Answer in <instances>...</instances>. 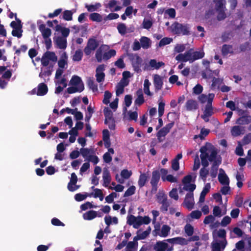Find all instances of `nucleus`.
<instances>
[{
  "label": "nucleus",
  "mask_w": 251,
  "mask_h": 251,
  "mask_svg": "<svg viewBox=\"0 0 251 251\" xmlns=\"http://www.w3.org/2000/svg\"><path fill=\"white\" fill-rule=\"evenodd\" d=\"M134 71L139 73L141 72V67L143 65L142 58L137 53H129L127 54Z\"/></svg>",
  "instance_id": "nucleus-1"
},
{
  "label": "nucleus",
  "mask_w": 251,
  "mask_h": 251,
  "mask_svg": "<svg viewBox=\"0 0 251 251\" xmlns=\"http://www.w3.org/2000/svg\"><path fill=\"white\" fill-rule=\"evenodd\" d=\"M172 32L175 34L188 35L190 34L188 25H183L177 22L174 23L171 26Z\"/></svg>",
  "instance_id": "nucleus-2"
},
{
  "label": "nucleus",
  "mask_w": 251,
  "mask_h": 251,
  "mask_svg": "<svg viewBox=\"0 0 251 251\" xmlns=\"http://www.w3.org/2000/svg\"><path fill=\"white\" fill-rule=\"evenodd\" d=\"M99 46V42L94 38L88 39L86 46L84 49V52L86 56H89Z\"/></svg>",
  "instance_id": "nucleus-3"
},
{
  "label": "nucleus",
  "mask_w": 251,
  "mask_h": 251,
  "mask_svg": "<svg viewBox=\"0 0 251 251\" xmlns=\"http://www.w3.org/2000/svg\"><path fill=\"white\" fill-rule=\"evenodd\" d=\"M194 193H187L182 204L188 210L193 208L194 205Z\"/></svg>",
  "instance_id": "nucleus-4"
},
{
  "label": "nucleus",
  "mask_w": 251,
  "mask_h": 251,
  "mask_svg": "<svg viewBox=\"0 0 251 251\" xmlns=\"http://www.w3.org/2000/svg\"><path fill=\"white\" fill-rule=\"evenodd\" d=\"M215 97V95L213 93L209 94V99H208V102L205 106V109L203 112V114L206 116H211L213 114V108L212 105V101Z\"/></svg>",
  "instance_id": "nucleus-5"
},
{
  "label": "nucleus",
  "mask_w": 251,
  "mask_h": 251,
  "mask_svg": "<svg viewBox=\"0 0 251 251\" xmlns=\"http://www.w3.org/2000/svg\"><path fill=\"white\" fill-rule=\"evenodd\" d=\"M226 244V239L213 242L211 244L212 251H221L225 248Z\"/></svg>",
  "instance_id": "nucleus-6"
},
{
  "label": "nucleus",
  "mask_w": 251,
  "mask_h": 251,
  "mask_svg": "<svg viewBox=\"0 0 251 251\" xmlns=\"http://www.w3.org/2000/svg\"><path fill=\"white\" fill-rule=\"evenodd\" d=\"M193 50L192 49H190L188 51H186L184 53H179L176 57V60L178 61L186 62L187 61L192 62V51Z\"/></svg>",
  "instance_id": "nucleus-7"
},
{
  "label": "nucleus",
  "mask_w": 251,
  "mask_h": 251,
  "mask_svg": "<svg viewBox=\"0 0 251 251\" xmlns=\"http://www.w3.org/2000/svg\"><path fill=\"white\" fill-rule=\"evenodd\" d=\"M104 71V64L100 65L96 68V77L97 82L100 83L104 81L105 78V74L103 73Z\"/></svg>",
  "instance_id": "nucleus-8"
},
{
  "label": "nucleus",
  "mask_w": 251,
  "mask_h": 251,
  "mask_svg": "<svg viewBox=\"0 0 251 251\" xmlns=\"http://www.w3.org/2000/svg\"><path fill=\"white\" fill-rule=\"evenodd\" d=\"M33 94H36L37 96H42L45 95L48 91L47 85L44 83H40L37 87V91L36 92V89L32 90Z\"/></svg>",
  "instance_id": "nucleus-9"
},
{
  "label": "nucleus",
  "mask_w": 251,
  "mask_h": 251,
  "mask_svg": "<svg viewBox=\"0 0 251 251\" xmlns=\"http://www.w3.org/2000/svg\"><path fill=\"white\" fill-rule=\"evenodd\" d=\"M153 82L155 92L160 90L163 86V82L162 77L157 74L153 75Z\"/></svg>",
  "instance_id": "nucleus-10"
},
{
  "label": "nucleus",
  "mask_w": 251,
  "mask_h": 251,
  "mask_svg": "<svg viewBox=\"0 0 251 251\" xmlns=\"http://www.w3.org/2000/svg\"><path fill=\"white\" fill-rule=\"evenodd\" d=\"M220 173L218 175V180L222 185H229V179L225 173L224 170L221 168L219 170Z\"/></svg>",
  "instance_id": "nucleus-11"
},
{
  "label": "nucleus",
  "mask_w": 251,
  "mask_h": 251,
  "mask_svg": "<svg viewBox=\"0 0 251 251\" xmlns=\"http://www.w3.org/2000/svg\"><path fill=\"white\" fill-rule=\"evenodd\" d=\"M168 244L163 241H158L154 245L153 250L155 251H171L172 248L167 249Z\"/></svg>",
  "instance_id": "nucleus-12"
},
{
  "label": "nucleus",
  "mask_w": 251,
  "mask_h": 251,
  "mask_svg": "<svg viewBox=\"0 0 251 251\" xmlns=\"http://www.w3.org/2000/svg\"><path fill=\"white\" fill-rule=\"evenodd\" d=\"M55 44L60 49L64 50L66 48L67 46V40L62 37L58 36L54 40Z\"/></svg>",
  "instance_id": "nucleus-13"
},
{
  "label": "nucleus",
  "mask_w": 251,
  "mask_h": 251,
  "mask_svg": "<svg viewBox=\"0 0 251 251\" xmlns=\"http://www.w3.org/2000/svg\"><path fill=\"white\" fill-rule=\"evenodd\" d=\"M39 30L41 32L44 39L49 38L51 34V30L50 28H47L45 24H41L39 25Z\"/></svg>",
  "instance_id": "nucleus-14"
},
{
  "label": "nucleus",
  "mask_w": 251,
  "mask_h": 251,
  "mask_svg": "<svg viewBox=\"0 0 251 251\" xmlns=\"http://www.w3.org/2000/svg\"><path fill=\"white\" fill-rule=\"evenodd\" d=\"M185 107L187 111L196 110L199 108L197 101L192 99L186 101Z\"/></svg>",
  "instance_id": "nucleus-15"
},
{
  "label": "nucleus",
  "mask_w": 251,
  "mask_h": 251,
  "mask_svg": "<svg viewBox=\"0 0 251 251\" xmlns=\"http://www.w3.org/2000/svg\"><path fill=\"white\" fill-rule=\"evenodd\" d=\"M221 52L222 55L224 56H226L228 54H233L234 53V51L233 50L232 46L230 45L224 44L222 47Z\"/></svg>",
  "instance_id": "nucleus-16"
},
{
  "label": "nucleus",
  "mask_w": 251,
  "mask_h": 251,
  "mask_svg": "<svg viewBox=\"0 0 251 251\" xmlns=\"http://www.w3.org/2000/svg\"><path fill=\"white\" fill-rule=\"evenodd\" d=\"M103 113L105 117V124H108L109 121H112L114 119L113 116V113L108 107H104L103 109Z\"/></svg>",
  "instance_id": "nucleus-17"
},
{
  "label": "nucleus",
  "mask_w": 251,
  "mask_h": 251,
  "mask_svg": "<svg viewBox=\"0 0 251 251\" xmlns=\"http://www.w3.org/2000/svg\"><path fill=\"white\" fill-rule=\"evenodd\" d=\"M107 48V46L102 45L100 46L96 50L95 57L98 62H101L103 57V51L105 48Z\"/></svg>",
  "instance_id": "nucleus-18"
},
{
  "label": "nucleus",
  "mask_w": 251,
  "mask_h": 251,
  "mask_svg": "<svg viewBox=\"0 0 251 251\" xmlns=\"http://www.w3.org/2000/svg\"><path fill=\"white\" fill-rule=\"evenodd\" d=\"M140 42L141 43L142 48L144 49H148L151 47V40L147 37H141L140 39Z\"/></svg>",
  "instance_id": "nucleus-19"
},
{
  "label": "nucleus",
  "mask_w": 251,
  "mask_h": 251,
  "mask_svg": "<svg viewBox=\"0 0 251 251\" xmlns=\"http://www.w3.org/2000/svg\"><path fill=\"white\" fill-rule=\"evenodd\" d=\"M223 78L213 77L212 80V84L211 85V89L212 90H215L216 88L219 89L220 86L223 83Z\"/></svg>",
  "instance_id": "nucleus-20"
},
{
  "label": "nucleus",
  "mask_w": 251,
  "mask_h": 251,
  "mask_svg": "<svg viewBox=\"0 0 251 251\" xmlns=\"http://www.w3.org/2000/svg\"><path fill=\"white\" fill-rule=\"evenodd\" d=\"M210 189V183H207L203 187L202 191L201 193L200 197L199 199V202H203L205 200V197L206 195L209 192Z\"/></svg>",
  "instance_id": "nucleus-21"
},
{
  "label": "nucleus",
  "mask_w": 251,
  "mask_h": 251,
  "mask_svg": "<svg viewBox=\"0 0 251 251\" xmlns=\"http://www.w3.org/2000/svg\"><path fill=\"white\" fill-rule=\"evenodd\" d=\"M137 98L134 101L135 104L140 106L145 102L143 92L141 89L138 90L136 92Z\"/></svg>",
  "instance_id": "nucleus-22"
},
{
  "label": "nucleus",
  "mask_w": 251,
  "mask_h": 251,
  "mask_svg": "<svg viewBox=\"0 0 251 251\" xmlns=\"http://www.w3.org/2000/svg\"><path fill=\"white\" fill-rule=\"evenodd\" d=\"M160 172L158 170L153 171L152 173V176L151 180V184L157 185L160 180Z\"/></svg>",
  "instance_id": "nucleus-23"
},
{
  "label": "nucleus",
  "mask_w": 251,
  "mask_h": 251,
  "mask_svg": "<svg viewBox=\"0 0 251 251\" xmlns=\"http://www.w3.org/2000/svg\"><path fill=\"white\" fill-rule=\"evenodd\" d=\"M55 30L56 31H60L61 32L62 37L65 39L69 36L70 31L69 28L62 27L60 25H56Z\"/></svg>",
  "instance_id": "nucleus-24"
},
{
  "label": "nucleus",
  "mask_w": 251,
  "mask_h": 251,
  "mask_svg": "<svg viewBox=\"0 0 251 251\" xmlns=\"http://www.w3.org/2000/svg\"><path fill=\"white\" fill-rule=\"evenodd\" d=\"M183 185L184 186L182 189H181L179 190L180 194H182L183 193V190L188 191L189 192L188 193H193L194 191L196 188V185L195 184L188 183L183 184Z\"/></svg>",
  "instance_id": "nucleus-25"
},
{
  "label": "nucleus",
  "mask_w": 251,
  "mask_h": 251,
  "mask_svg": "<svg viewBox=\"0 0 251 251\" xmlns=\"http://www.w3.org/2000/svg\"><path fill=\"white\" fill-rule=\"evenodd\" d=\"M250 123H251L250 116L249 115L240 117L236 120V124L240 125H248Z\"/></svg>",
  "instance_id": "nucleus-26"
},
{
  "label": "nucleus",
  "mask_w": 251,
  "mask_h": 251,
  "mask_svg": "<svg viewBox=\"0 0 251 251\" xmlns=\"http://www.w3.org/2000/svg\"><path fill=\"white\" fill-rule=\"evenodd\" d=\"M84 89V85L83 83L79 85L78 87H69L67 88V91L69 94H73L77 92H81Z\"/></svg>",
  "instance_id": "nucleus-27"
},
{
  "label": "nucleus",
  "mask_w": 251,
  "mask_h": 251,
  "mask_svg": "<svg viewBox=\"0 0 251 251\" xmlns=\"http://www.w3.org/2000/svg\"><path fill=\"white\" fill-rule=\"evenodd\" d=\"M97 216V212L94 210H89L83 214V218L85 220H92Z\"/></svg>",
  "instance_id": "nucleus-28"
},
{
  "label": "nucleus",
  "mask_w": 251,
  "mask_h": 251,
  "mask_svg": "<svg viewBox=\"0 0 251 251\" xmlns=\"http://www.w3.org/2000/svg\"><path fill=\"white\" fill-rule=\"evenodd\" d=\"M148 176L145 173H141L139 176L138 184L140 188L144 186L148 181Z\"/></svg>",
  "instance_id": "nucleus-29"
},
{
  "label": "nucleus",
  "mask_w": 251,
  "mask_h": 251,
  "mask_svg": "<svg viewBox=\"0 0 251 251\" xmlns=\"http://www.w3.org/2000/svg\"><path fill=\"white\" fill-rule=\"evenodd\" d=\"M68 56L65 52L61 55V58L58 61V65L61 69L65 68V65L67 64Z\"/></svg>",
  "instance_id": "nucleus-30"
},
{
  "label": "nucleus",
  "mask_w": 251,
  "mask_h": 251,
  "mask_svg": "<svg viewBox=\"0 0 251 251\" xmlns=\"http://www.w3.org/2000/svg\"><path fill=\"white\" fill-rule=\"evenodd\" d=\"M15 18L16 21H12L10 24V26L13 29L17 28H23V25L21 20L18 18L17 17V14L15 13Z\"/></svg>",
  "instance_id": "nucleus-31"
},
{
  "label": "nucleus",
  "mask_w": 251,
  "mask_h": 251,
  "mask_svg": "<svg viewBox=\"0 0 251 251\" xmlns=\"http://www.w3.org/2000/svg\"><path fill=\"white\" fill-rule=\"evenodd\" d=\"M102 177L103 179V185L105 187H108L111 181V176L107 170L103 171Z\"/></svg>",
  "instance_id": "nucleus-32"
},
{
  "label": "nucleus",
  "mask_w": 251,
  "mask_h": 251,
  "mask_svg": "<svg viewBox=\"0 0 251 251\" xmlns=\"http://www.w3.org/2000/svg\"><path fill=\"white\" fill-rule=\"evenodd\" d=\"M88 87L92 90L93 92L98 91V85L95 83L93 77H89L87 81Z\"/></svg>",
  "instance_id": "nucleus-33"
},
{
  "label": "nucleus",
  "mask_w": 251,
  "mask_h": 251,
  "mask_svg": "<svg viewBox=\"0 0 251 251\" xmlns=\"http://www.w3.org/2000/svg\"><path fill=\"white\" fill-rule=\"evenodd\" d=\"M70 83L72 85L77 86V87L83 83L81 78L77 75H73L70 80Z\"/></svg>",
  "instance_id": "nucleus-34"
},
{
  "label": "nucleus",
  "mask_w": 251,
  "mask_h": 251,
  "mask_svg": "<svg viewBox=\"0 0 251 251\" xmlns=\"http://www.w3.org/2000/svg\"><path fill=\"white\" fill-rule=\"evenodd\" d=\"M150 66L154 69L156 70L159 69L162 66L165 65V63L162 61L157 62L155 59H151L149 62Z\"/></svg>",
  "instance_id": "nucleus-35"
},
{
  "label": "nucleus",
  "mask_w": 251,
  "mask_h": 251,
  "mask_svg": "<svg viewBox=\"0 0 251 251\" xmlns=\"http://www.w3.org/2000/svg\"><path fill=\"white\" fill-rule=\"evenodd\" d=\"M209 157V153L208 152H205L204 153H201L200 155L201 159V164L204 167H207L209 165V163L207 160V158Z\"/></svg>",
  "instance_id": "nucleus-36"
},
{
  "label": "nucleus",
  "mask_w": 251,
  "mask_h": 251,
  "mask_svg": "<svg viewBox=\"0 0 251 251\" xmlns=\"http://www.w3.org/2000/svg\"><path fill=\"white\" fill-rule=\"evenodd\" d=\"M100 3H96L95 4H86L85 5V8H87L88 11L90 12L97 11L101 7Z\"/></svg>",
  "instance_id": "nucleus-37"
},
{
  "label": "nucleus",
  "mask_w": 251,
  "mask_h": 251,
  "mask_svg": "<svg viewBox=\"0 0 251 251\" xmlns=\"http://www.w3.org/2000/svg\"><path fill=\"white\" fill-rule=\"evenodd\" d=\"M204 56V52L202 51H196L193 52H192V62L196 60L201 59Z\"/></svg>",
  "instance_id": "nucleus-38"
},
{
  "label": "nucleus",
  "mask_w": 251,
  "mask_h": 251,
  "mask_svg": "<svg viewBox=\"0 0 251 251\" xmlns=\"http://www.w3.org/2000/svg\"><path fill=\"white\" fill-rule=\"evenodd\" d=\"M170 230L171 227L169 226L164 225L161 227V232L159 235L161 237H166L169 235Z\"/></svg>",
  "instance_id": "nucleus-39"
},
{
  "label": "nucleus",
  "mask_w": 251,
  "mask_h": 251,
  "mask_svg": "<svg viewBox=\"0 0 251 251\" xmlns=\"http://www.w3.org/2000/svg\"><path fill=\"white\" fill-rule=\"evenodd\" d=\"M89 19L93 22H100L102 20V17L99 13L94 12L90 14Z\"/></svg>",
  "instance_id": "nucleus-40"
},
{
  "label": "nucleus",
  "mask_w": 251,
  "mask_h": 251,
  "mask_svg": "<svg viewBox=\"0 0 251 251\" xmlns=\"http://www.w3.org/2000/svg\"><path fill=\"white\" fill-rule=\"evenodd\" d=\"M210 129L202 128L201 130L200 133L199 135H196L194 137V139L200 138L201 140L204 139L205 137L208 135L210 133Z\"/></svg>",
  "instance_id": "nucleus-41"
},
{
  "label": "nucleus",
  "mask_w": 251,
  "mask_h": 251,
  "mask_svg": "<svg viewBox=\"0 0 251 251\" xmlns=\"http://www.w3.org/2000/svg\"><path fill=\"white\" fill-rule=\"evenodd\" d=\"M214 2L215 3L216 10L226 9V0H218L216 1H214Z\"/></svg>",
  "instance_id": "nucleus-42"
},
{
  "label": "nucleus",
  "mask_w": 251,
  "mask_h": 251,
  "mask_svg": "<svg viewBox=\"0 0 251 251\" xmlns=\"http://www.w3.org/2000/svg\"><path fill=\"white\" fill-rule=\"evenodd\" d=\"M116 54V50L114 49H111L109 50L108 51L103 53L102 59H103L104 60H107L109 59L111 57L115 56Z\"/></svg>",
  "instance_id": "nucleus-43"
},
{
  "label": "nucleus",
  "mask_w": 251,
  "mask_h": 251,
  "mask_svg": "<svg viewBox=\"0 0 251 251\" xmlns=\"http://www.w3.org/2000/svg\"><path fill=\"white\" fill-rule=\"evenodd\" d=\"M44 54L46 56L45 57L48 58V59H50V61L55 62L57 60V57L53 51H47Z\"/></svg>",
  "instance_id": "nucleus-44"
},
{
  "label": "nucleus",
  "mask_w": 251,
  "mask_h": 251,
  "mask_svg": "<svg viewBox=\"0 0 251 251\" xmlns=\"http://www.w3.org/2000/svg\"><path fill=\"white\" fill-rule=\"evenodd\" d=\"M83 56V52L81 50H77L73 56L72 59L74 61H80Z\"/></svg>",
  "instance_id": "nucleus-45"
},
{
  "label": "nucleus",
  "mask_w": 251,
  "mask_h": 251,
  "mask_svg": "<svg viewBox=\"0 0 251 251\" xmlns=\"http://www.w3.org/2000/svg\"><path fill=\"white\" fill-rule=\"evenodd\" d=\"M80 153L84 158H86L87 159L89 156L91 155L90 153H93L94 151L88 148H82L80 150Z\"/></svg>",
  "instance_id": "nucleus-46"
},
{
  "label": "nucleus",
  "mask_w": 251,
  "mask_h": 251,
  "mask_svg": "<svg viewBox=\"0 0 251 251\" xmlns=\"http://www.w3.org/2000/svg\"><path fill=\"white\" fill-rule=\"evenodd\" d=\"M151 83L148 79H146L144 80V93L149 96H151L152 94L150 91V86Z\"/></svg>",
  "instance_id": "nucleus-47"
},
{
  "label": "nucleus",
  "mask_w": 251,
  "mask_h": 251,
  "mask_svg": "<svg viewBox=\"0 0 251 251\" xmlns=\"http://www.w3.org/2000/svg\"><path fill=\"white\" fill-rule=\"evenodd\" d=\"M156 199L157 202L160 203L162 201H167V196L163 191L159 190L156 195Z\"/></svg>",
  "instance_id": "nucleus-48"
},
{
  "label": "nucleus",
  "mask_w": 251,
  "mask_h": 251,
  "mask_svg": "<svg viewBox=\"0 0 251 251\" xmlns=\"http://www.w3.org/2000/svg\"><path fill=\"white\" fill-rule=\"evenodd\" d=\"M236 179L237 181V186L239 188H241L243 186V182L242 181L244 179V176L243 174H240L239 172L237 173L236 175Z\"/></svg>",
  "instance_id": "nucleus-49"
},
{
  "label": "nucleus",
  "mask_w": 251,
  "mask_h": 251,
  "mask_svg": "<svg viewBox=\"0 0 251 251\" xmlns=\"http://www.w3.org/2000/svg\"><path fill=\"white\" fill-rule=\"evenodd\" d=\"M132 97L130 95H126L125 97L124 101L126 107L124 108V111L125 112L127 110L126 107L130 106L132 103Z\"/></svg>",
  "instance_id": "nucleus-50"
},
{
  "label": "nucleus",
  "mask_w": 251,
  "mask_h": 251,
  "mask_svg": "<svg viewBox=\"0 0 251 251\" xmlns=\"http://www.w3.org/2000/svg\"><path fill=\"white\" fill-rule=\"evenodd\" d=\"M137 240L138 238L135 236L133 241H130L128 243H127L126 248L129 250L128 251H130V250L134 249L137 246Z\"/></svg>",
  "instance_id": "nucleus-51"
},
{
  "label": "nucleus",
  "mask_w": 251,
  "mask_h": 251,
  "mask_svg": "<svg viewBox=\"0 0 251 251\" xmlns=\"http://www.w3.org/2000/svg\"><path fill=\"white\" fill-rule=\"evenodd\" d=\"M173 41V39L169 37H164L160 40L158 47H161L170 44Z\"/></svg>",
  "instance_id": "nucleus-52"
},
{
  "label": "nucleus",
  "mask_w": 251,
  "mask_h": 251,
  "mask_svg": "<svg viewBox=\"0 0 251 251\" xmlns=\"http://www.w3.org/2000/svg\"><path fill=\"white\" fill-rule=\"evenodd\" d=\"M73 13L71 10H66L63 12V19L66 21H71L73 19Z\"/></svg>",
  "instance_id": "nucleus-53"
},
{
  "label": "nucleus",
  "mask_w": 251,
  "mask_h": 251,
  "mask_svg": "<svg viewBox=\"0 0 251 251\" xmlns=\"http://www.w3.org/2000/svg\"><path fill=\"white\" fill-rule=\"evenodd\" d=\"M231 132L234 136H239L242 133V127L239 126H234L232 128Z\"/></svg>",
  "instance_id": "nucleus-54"
},
{
  "label": "nucleus",
  "mask_w": 251,
  "mask_h": 251,
  "mask_svg": "<svg viewBox=\"0 0 251 251\" xmlns=\"http://www.w3.org/2000/svg\"><path fill=\"white\" fill-rule=\"evenodd\" d=\"M117 29L120 34L122 35L126 34V26L124 23H120L117 25Z\"/></svg>",
  "instance_id": "nucleus-55"
},
{
  "label": "nucleus",
  "mask_w": 251,
  "mask_h": 251,
  "mask_svg": "<svg viewBox=\"0 0 251 251\" xmlns=\"http://www.w3.org/2000/svg\"><path fill=\"white\" fill-rule=\"evenodd\" d=\"M136 190V187L134 185H132L130 187H129L126 191L125 192L124 194V197H129L130 196L133 195Z\"/></svg>",
  "instance_id": "nucleus-56"
},
{
  "label": "nucleus",
  "mask_w": 251,
  "mask_h": 251,
  "mask_svg": "<svg viewBox=\"0 0 251 251\" xmlns=\"http://www.w3.org/2000/svg\"><path fill=\"white\" fill-rule=\"evenodd\" d=\"M153 23L151 20L145 18L142 23V26L144 28L149 29L151 28Z\"/></svg>",
  "instance_id": "nucleus-57"
},
{
  "label": "nucleus",
  "mask_w": 251,
  "mask_h": 251,
  "mask_svg": "<svg viewBox=\"0 0 251 251\" xmlns=\"http://www.w3.org/2000/svg\"><path fill=\"white\" fill-rule=\"evenodd\" d=\"M185 232L188 236H192L194 233V227L190 224H187L184 227Z\"/></svg>",
  "instance_id": "nucleus-58"
},
{
  "label": "nucleus",
  "mask_w": 251,
  "mask_h": 251,
  "mask_svg": "<svg viewBox=\"0 0 251 251\" xmlns=\"http://www.w3.org/2000/svg\"><path fill=\"white\" fill-rule=\"evenodd\" d=\"M23 30L22 28H17L13 29L11 34L13 36L17 37L18 38H21L22 36V33Z\"/></svg>",
  "instance_id": "nucleus-59"
},
{
  "label": "nucleus",
  "mask_w": 251,
  "mask_h": 251,
  "mask_svg": "<svg viewBox=\"0 0 251 251\" xmlns=\"http://www.w3.org/2000/svg\"><path fill=\"white\" fill-rule=\"evenodd\" d=\"M205 168L206 167H204L203 166V168H201L200 171V176L203 181H205L206 177L209 173L208 170Z\"/></svg>",
  "instance_id": "nucleus-60"
},
{
  "label": "nucleus",
  "mask_w": 251,
  "mask_h": 251,
  "mask_svg": "<svg viewBox=\"0 0 251 251\" xmlns=\"http://www.w3.org/2000/svg\"><path fill=\"white\" fill-rule=\"evenodd\" d=\"M159 204H161V206L160 207V210L161 212L165 213L168 211V207L170 205V203L168 201V200L164 201H162Z\"/></svg>",
  "instance_id": "nucleus-61"
},
{
  "label": "nucleus",
  "mask_w": 251,
  "mask_h": 251,
  "mask_svg": "<svg viewBox=\"0 0 251 251\" xmlns=\"http://www.w3.org/2000/svg\"><path fill=\"white\" fill-rule=\"evenodd\" d=\"M213 214L214 217H221L223 215L222 214V210L219 206H215L213 207Z\"/></svg>",
  "instance_id": "nucleus-62"
},
{
  "label": "nucleus",
  "mask_w": 251,
  "mask_h": 251,
  "mask_svg": "<svg viewBox=\"0 0 251 251\" xmlns=\"http://www.w3.org/2000/svg\"><path fill=\"white\" fill-rule=\"evenodd\" d=\"M94 197L95 198H99L100 200L102 201L103 200L104 196L101 190L96 188L94 189Z\"/></svg>",
  "instance_id": "nucleus-63"
},
{
  "label": "nucleus",
  "mask_w": 251,
  "mask_h": 251,
  "mask_svg": "<svg viewBox=\"0 0 251 251\" xmlns=\"http://www.w3.org/2000/svg\"><path fill=\"white\" fill-rule=\"evenodd\" d=\"M216 11L218 12L217 19L218 21H220L223 20L226 17L225 9L216 10Z\"/></svg>",
  "instance_id": "nucleus-64"
}]
</instances>
